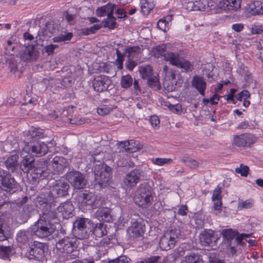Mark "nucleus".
Segmentation results:
<instances>
[{
    "mask_svg": "<svg viewBox=\"0 0 263 263\" xmlns=\"http://www.w3.org/2000/svg\"><path fill=\"white\" fill-rule=\"evenodd\" d=\"M155 7L154 0H141L140 7L141 12L144 15L149 13Z\"/></svg>",
    "mask_w": 263,
    "mask_h": 263,
    "instance_id": "obj_38",
    "label": "nucleus"
},
{
    "mask_svg": "<svg viewBox=\"0 0 263 263\" xmlns=\"http://www.w3.org/2000/svg\"><path fill=\"white\" fill-rule=\"evenodd\" d=\"M116 6L114 4L108 3L106 5L99 7L96 10L97 15L99 17L104 16L106 15L110 16L114 13V9Z\"/></svg>",
    "mask_w": 263,
    "mask_h": 263,
    "instance_id": "obj_34",
    "label": "nucleus"
},
{
    "mask_svg": "<svg viewBox=\"0 0 263 263\" xmlns=\"http://www.w3.org/2000/svg\"><path fill=\"white\" fill-rule=\"evenodd\" d=\"M256 141V137L250 134H243L234 136L233 143L237 146H250Z\"/></svg>",
    "mask_w": 263,
    "mask_h": 263,
    "instance_id": "obj_13",
    "label": "nucleus"
},
{
    "mask_svg": "<svg viewBox=\"0 0 263 263\" xmlns=\"http://www.w3.org/2000/svg\"><path fill=\"white\" fill-rule=\"evenodd\" d=\"M152 162L153 164L162 166L165 164H171L173 162V160L171 158H156L152 159Z\"/></svg>",
    "mask_w": 263,
    "mask_h": 263,
    "instance_id": "obj_53",
    "label": "nucleus"
},
{
    "mask_svg": "<svg viewBox=\"0 0 263 263\" xmlns=\"http://www.w3.org/2000/svg\"><path fill=\"white\" fill-rule=\"evenodd\" d=\"M69 189V184L64 180H56L48 191L49 196L52 198V200H54L56 203L58 198L64 197L68 194Z\"/></svg>",
    "mask_w": 263,
    "mask_h": 263,
    "instance_id": "obj_8",
    "label": "nucleus"
},
{
    "mask_svg": "<svg viewBox=\"0 0 263 263\" xmlns=\"http://www.w3.org/2000/svg\"><path fill=\"white\" fill-rule=\"evenodd\" d=\"M134 201L136 205L142 208H147L153 201L152 191L146 183L141 184L136 190Z\"/></svg>",
    "mask_w": 263,
    "mask_h": 263,
    "instance_id": "obj_1",
    "label": "nucleus"
},
{
    "mask_svg": "<svg viewBox=\"0 0 263 263\" xmlns=\"http://www.w3.org/2000/svg\"><path fill=\"white\" fill-rule=\"evenodd\" d=\"M93 234L96 237L98 238H101L107 235L106 225L101 222L96 224L93 229Z\"/></svg>",
    "mask_w": 263,
    "mask_h": 263,
    "instance_id": "obj_39",
    "label": "nucleus"
},
{
    "mask_svg": "<svg viewBox=\"0 0 263 263\" xmlns=\"http://www.w3.org/2000/svg\"><path fill=\"white\" fill-rule=\"evenodd\" d=\"M249 171V168L248 166L241 164L239 167L235 169V172L240 174L242 176L247 177Z\"/></svg>",
    "mask_w": 263,
    "mask_h": 263,
    "instance_id": "obj_56",
    "label": "nucleus"
},
{
    "mask_svg": "<svg viewBox=\"0 0 263 263\" xmlns=\"http://www.w3.org/2000/svg\"><path fill=\"white\" fill-rule=\"evenodd\" d=\"M58 48L57 45L50 44L45 47V52L47 53L48 55L53 54L55 49Z\"/></svg>",
    "mask_w": 263,
    "mask_h": 263,
    "instance_id": "obj_61",
    "label": "nucleus"
},
{
    "mask_svg": "<svg viewBox=\"0 0 263 263\" xmlns=\"http://www.w3.org/2000/svg\"><path fill=\"white\" fill-rule=\"evenodd\" d=\"M261 3L259 1H251L245 6L247 11L253 15H260Z\"/></svg>",
    "mask_w": 263,
    "mask_h": 263,
    "instance_id": "obj_36",
    "label": "nucleus"
},
{
    "mask_svg": "<svg viewBox=\"0 0 263 263\" xmlns=\"http://www.w3.org/2000/svg\"><path fill=\"white\" fill-rule=\"evenodd\" d=\"M140 219L132 221V224L127 230L129 236L134 238L141 237L144 233V229L140 221Z\"/></svg>",
    "mask_w": 263,
    "mask_h": 263,
    "instance_id": "obj_17",
    "label": "nucleus"
},
{
    "mask_svg": "<svg viewBox=\"0 0 263 263\" xmlns=\"http://www.w3.org/2000/svg\"><path fill=\"white\" fill-rule=\"evenodd\" d=\"M9 235L7 224L0 219V241L7 239Z\"/></svg>",
    "mask_w": 263,
    "mask_h": 263,
    "instance_id": "obj_46",
    "label": "nucleus"
},
{
    "mask_svg": "<svg viewBox=\"0 0 263 263\" xmlns=\"http://www.w3.org/2000/svg\"><path fill=\"white\" fill-rule=\"evenodd\" d=\"M113 109L111 106L101 105L98 107L97 112L99 115L104 116L109 114Z\"/></svg>",
    "mask_w": 263,
    "mask_h": 263,
    "instance_id": "obj_51",
    "label": "nucleus"
},
{
    "mask_svg": "<svg viewBox=\"0 0 263 263\" xmlns=\"http://www.w3.org/2000/svg\"><path fill=\"white\" fill-rule=\"evenodd\" d=\"M39 55V52L34 50V47L32 45H28L21 55V58L25 62H30L36 60L38 58Z\"/></svg>",
    "mask_w": 263,
    "mask_h": 263,
    "instance_id": "obj_22",
    "label": "nucleus"
},
{
    "mask_svg": "<svg viewBox=\"0 0 263 263\" xmlns=\"http://www.w3.org/2000/svg\"><path fill=\"white\" fill-rule=\"evenodd\" d=\"M109 80L105 76H98L95 78L92 81V85L95 90L102 92L106 90L109 84Z\"/></svg>",
    "mask_w": 263,
    "mask_h": 263,
    "instance_id": "obj_23",
    "label": "nucleus"
},
{
    "mask_svg": "<svg viewBox=\"0 0 263 263\" xmlns=\"http://www.w3.org/2000/svg\"><path fill=\"white\" fill-rule=\"evenodd\" d=\"M221 234L223 237L224 243L227 244V246L230 247L232 251L235 252L234 246H232V241L236 235L235 232L232 229L223 230Z\"/></svg>",
    "mask_w": 263,
    "mask_h": 263,
    "instance_id": "obj_33",
    "label": "nucleus"
},
{
    "mask_svg": "<svg viewBox=\"0 0 263 263\" xmlns=\"http://www.w3.org/2000/svg\"><path fill=\"white\" fill-rule=\"evenodd\" d=\"M173 16V15H167L160 19L157 23L158 28L164 32H166L170 28V23Z\"/></svg>",
    "mask_w": 263,
    "mask_h": 263,
    "instance_id": "obj_37",
    "label": "nucleus"
},
{
    "mask_svg": "<svg viewBox=\"0 0 263 263\" xmlns=\"http://www.w3.org/2000/svg\"><path fill=\"white\" fill-rule=\"evenodd\" d=\"M199 163L196 160L189 158L187 161V165L192 168H196L199 166Z\"/></svg>",
    "mask_w": 263,
    "mask_h": 263,
    "instance_id": "obj_63",
    "label": "nucleus"
},
{
    "mask_svg": "<svg viewBox=\"0 0 263 263\" xmlns=\"http://www.w3.org/2000/svg\"><path fill=\"white\" fill-rule=\"evenodd\" d=\"M208 0H199L187 3V9L193 11H207Z\"/></svg>",
    "mask_w": 263,
    "mask_h": 263,
    "instance_id": "obj_35",
    "label": "nucleus"
},
{
    "mask_svg": "<svg viewBox=\"0 0 263 263\" xmlns=\"http://www.w3.org/2000/svg\"><path fill=\"white\" fill-rule=\"evenodd\" d=\"M136 65L137 63L135 61L130 60L129 58L128 61L126 63L125 66L129 70L132 71Z\"/></svg>",
    "mask_w": 263,
    "mask_h": 263,
    "instance_id": "obj_64",
    "label": "nucleus"
},
{
    "mask_svg": "<svg viewBox=\"0 0 263 263\" xmlns=\"http://www.w3.org/2000/svg\"><path fill=\"white\" fill-rule=\"evenodd\" d=\"M116 54L117 57V59L116 60V62L117 64V67L119 69H121L123 68V62L124 61V57H126L125 55V51L123 53H121L118 49H116Z\"/></svg>",
    "mask_w": 263,
    "mask_h": 263,
    "instance_id": "obj_54",
    "label": "nucleus"
},
{
    "mask_svg": "<svg viewBox=\"0 0 263 263\" xmlns=\"http://www.w3.org/2000/svg\"><path fill=\"white\" fill-rule=\"evenodd\" d=\"M43 135V129L32 127L29 130L27 137L29 140H33L34 138H38L42 137Z\"/></svg>",
    "mask_w": 263,
    "mask_h": 263,
    "instance_id": "obj_42",
    "label": "nucleus"
},
{
    "mask_svg": "<svg viewBox=\"0 0 263 263\" xmlns=\"http://www.w3.org/2000/svg\"><path fill=\"white\" fill-rule=\"evenodd\" d=\"M245 0H221L218 3V8L224 10H237L243 5Z\"/></svg>",
    "mask_w": 263,
    "mask_h": 263,
    "instance_id": "obj_16",
    "label": "nucleus"
},
{
    "mask_svg": "<svg viewBox=\"0 0 263 263\" xmlns=\"http://www.w3.org/2000/svg\"><path fill=\"white\" fill-rule=\"evenodd\" d=\"M119 146L121 151L128 153H133L140 149L139 141L134 140L121 141L119 142Z\"/></svg>",
    "mask_w": 263,
    "mask_h": 263,
    "instance_id": "obj_20",
    "label": "nucleus"
},
{
    "mask_svg": "<svg viewBox=\"0 0 263 263\" xmlns=\"http://www.w3.org/2000/svg\"><path fill=\"white\" fill-rule=\"evenodd\" d=\"M221 193V189L219 186H217L213 191L212 197V201H215L216 199H221L222 196Z\"/></svg>",
    "mask_w": 263,
    "mask_h": 263,
    "instance_id": "obj_57",
    "label": "nucleus"
},
{
    "mask_svg": "<svg viewBox=\"0 0 263 263\" xmlns=\"http://www.w3.org/2000/svg\"><path fill=\"white\" fill-rule=\"evenodd\" d=\"M23 151L30 154L32 157H41L45 155L48 151V147L44 142L28 143L23 148Z\"/></svg>",
    "mask_w": 263,
    "mask_h": 263,
    "instance_id": "obj_12",
    "label": "nucleus"
},
{
    "mask_svg": "<svg viewBox=\"0 0 263 263\" xmlns=\"http://www.w3.org/2000/svg\"><path fill=\"white\" fill-rule=\"evenodd\" d=\"M45 247V244L43 243L34 241L29 251V254L34 258L39 260L44 256Z\"/></svg>",
    "mask_w": 263,
    "mask_h": 263,
    "instance_id": "obj_18",
    "label": "nucleus"
},
{
    "mask_svg": "<svg viewBox=\"0 0 263 263\" xmlns=\"http://www.w3.org/2000/svg\"><path fill=\"white\" fill-rule=\"evenodd\" d=\"M93 166L96 181L101 186L105 185L111 177V168L99 161Z\"/></svg>",
    "mask_w": 263,
    "mask_h": 263,
    "instance_id": "obj_3",
    "label": "nucleus"
},
{
    "mask_svg": "<svg viewBox=\"0 0 263 263\" xmlns=\"http://www.w3.org/2000/svg\"><path fill=\"white\" fill-rule=\"evenodd\" d=\"M56 209V203H55L54 205L52 206V208L48 207L43 209L42 215L40 217V219L50 222L51 220L55 219L57 218Z\"/></svg>",
    "mask_w": 263,
    "mask_h": 263,
    "instance_id": "obj_32",
    "label": "nucleus"
},
{
    "mask_svg": "<svg viewBox=\"0 0 263 263\" xmlns=\"http://www.w3.org/2000/svg\"><path fill=\"white\" fill-rule=\"evenodd\" d=\"M68 111L65 110L63 112V120L65 123H69L72 124L76 125H82L85 123V120L82 118L75 117L74 118H71L70 117H67V114Z\"/></svg>",
    "mask_w": 263,
    "mask_h": 263,
    "instance_id": "obj_40",
    "label": "nucleus"
},
{
    "mask_svg": "<svg viewBox=\"0 0 263 263\" xmlns=\"http://www.w3.org/2000/svg\"><path fill=\"white\" fill-rule=\"evenodd\" d=\"M45 163L40 162L35 163L33 168L30 171V174L34 179L44 178L47 176V172L45 171V167H43Z\"/></svg>",
    "mask_w": 263,
    "mask_h": 263,
    "instance_id": "obj_27",
    "label": "nucleus"
},
{
    "mask_svg": "<svg viewBox=\"0 0 263 263\" xmlns=\"http://www.w3.org/2000/svg\"><path fill=\"white\" fill-rule=\"evenodd\" d=\"M33 233L32 230H21L19 231L16 236L17 242L21 245L28 243L32 239Z\"/></svg>",
    "mask_w": 263,
    "mask_h": 263,
    "instance_id": "obj_25",
    "label": "nucleus"
},
{
    "mask_svg": "<svg viewBox=\"0 0 263 263\" xmlns=\"http://www.w3.org/2000/svg\"><path fill=\"white\" fill-rule=\"evenodd\" d=\"M95 217L99 221L109 222L112 218L110 215V209L108 208H100L95 214Z\"/></svg>",
    "mask_w": 263,
    "mask_h": 263,
    "instance_id": "obj_28",
    "label": "nucleus"
},
{
    "mask_svg": "<svg viewBox=\"0 0 263 263\" xmlns=\"http://www.w3.org/2000/svg\"><path fill=\"white\" fill-rule=\"evenodd\" d=\"M35 163L34 157L28 154L23 157L20 163V168L24 173H28L33 168Z\"/></svg>",
    "mask_w": 263,
    "mask_h": 263,
    "instance_id": "obj_21",
    "label": "nucleus"
},
{
    "mask_svg": "<svg viewBox=\"0 0 263 263\" xmlns=\"http://www.w3.org/2000/svg\"><path fill=\"white\" fill-rule=\"evenodd\" d=\"M160 256H151L150 257L146 258L143 260L140 261L139 263H157Z\"/></svg>",
    "mask_w": 263,
    "mask_h": 263,
    "instance_id": "obj_60",
    "label": "nucleus"
},
{
    "mask_svg": "<svg viewBox=\"0 0 263 263\" xmlns=\"http://www.w3.org/2000/svg\"><path fill=\"white\" fill-rule=\"evenodd\" d=\"M51 198H52L49 196V192H47L46 194H41L36 198L37 205H39V208L42 209V210L48 207L52 208V206L54 205L55 202Z\"/></svg>",
    "mask_w": 263,
    "mask_h": 263,
    "instance_id": "obj_19",
    "label": "nucleus"
},
{
    "mask_svg": "<svg viewBox=\"0 0 263 263\" xmlns=\"http://www.w3.org/2000/svg\"><path fill=\"white\" fill-rule=\"evenodd\" d=\"M141 176V172L136 168L126 174L124 179V183L128 187H133L140 181Z\"/></svg>",
    "mask_w": 263,
    "mask_h": 263,
    "instance_id": "obj_14",
    "label": "nucleus"
},
{
    "mask_svg": "<svg viewBox=\"0 0 263 263\" xmlns=\"http://www.w3.org/2000/svg\"><path fill=\"white\" fill-rule=\"evenodd\" d=\"M45 31L49 33L54 32L55 29L53 26V24L52 22H47L45 26ZM45 35H47V32L45 33Z\"/></svg>",
    "mask_w": 263,
    "mask_h": 263,
    "instance_id": "obj_62",
    "label": "nucleus"
},
{
    "mask_svg": "<svg viewBox=\"0 0 263 263\" xmlns=\"http://www.w3.org/2000/svg\"><path fill=\"white\" fill-rule=\"evenodd\" d=\"M181 235L178 229H171L165 232L159 240L160 248L163 251H168L173 249L179 240Z\"/></svg>",
    "mask_w": 263,
    "mask_h": 263,
    "instance_id": "obj_4",
    "label": "nucleus"
},
{
    "mask_svg": "<svg viewBox=\"0 0 263 263\" xmlns=\"http://www.w3.org/2000/svg\"><path fill=\"white\" fill-rule=\"evenodd\" d=\"M182 263H202L200 256L194 253L186 255Z\"/></svg>",
    "mask_w": 263,
    "mask_h": 263,
    "instance_id": "obj_47",
    "label": "nucleus"
},
{
    "mask_svg": "<svg viewBox=\"0 0 263 263\" xmlns=\"http://www.w3.org/2000/svg\"><path fill=\"white\" fill-rule=\"evenodd\" d=\"M72 37V33L71 32H63L58 36L54 37L52 40L55 43H61L70 41Z\"/></svg>",
    "mask_w": 263,
    "mask_h": 263,
    "instance_id": "obj_45",
    "label": "nucleus"
},
{
    "mask_svg": "<svg viewBox=\"0 0 263 263\" xmlns=\"http://www.w3.org/2000/svg\"><path fill=\"white\" fill-rule=\"evenodd\" d=\"M51 163L54 174L63 173L64 170L68 166V161L63 157H54Z\"/></svg>",
    "mask_w": 263,
    "mask_h": 263,
    "instance_id": "obj_15",
    "label": "nucleus"
},
{
    "mask_svg": "<svg viewBox=\"0 0 263 263\" xmlns=\"http://www.w3.org/2000/svg\"><path fill=\"white\" fill-rule=\"evenodd\" d=\"M66 177L75 189H82L87 184L84 175L79 171H70L66 174Z\"/></svg>",
    "mask_w": 263,
    "mask_h": 263,
    "instance_id": "obj_11",
    "label": "nucleus"
},
{
    "mask_svg": "<svg viewBox=\"0 0 263 263\" xmlns=\"http://www.w3.org/2000/svg\"><path fill=\"white\" fill-rule=\"evenodd\" d=\"M19 156L17 154L11 155L5 161L7 169L12 173H14L18 169Z\"/></svg>",
    "mask_w": 263,
    "mask_h": 263,
    "instance_id": "obj_30",
    "label": "nucleus"
},
{
    "mask_svg": "<svg viewBox=\"0 0 263 263\" xmlns=\"http://www.w3.org/2000/svg\"><path fill=\"white\" fill-rule=\"evenodd\" d=\"M165 61H168L173 66H176L182 69L183 72L192 71L193 69V65L191 63L183 59L181 56L180 52H170L165 56Z\"/></svg>",
    "mask_w": 263,
    "mask_h": 263,
    "instance_id": "obj_7",
    "label": "nucleus"
},
{
    "mask_svg": "<svg viewBox=\"0 0 263 263\" xmlns=\"http://www.w3.org/2000/svg\"><path fill=\"white\" fill-rule=\"evenodd\" d=\"M133 83L132 77L129 74L123 76L121 78V86L122 88L127 89L130 87Z\"/></svg>",
    "mask_w": 263,
    "mask_h": 263,
    "instance_id": "obj_48",
    "label": "nucleus"
},
{
    "mask_svg": "<svg viewBox=\"0 0 263 263\" xmlns=\"http://www.w3.org/2000/svg\"><path fill=\"white\" fill-rule=\"evenodd\" d=\"M139 71L143 79H147L153 76V68L149 65H141L139 68Z\"/></svg>",
    "mask_w": 263,
    "mask_h": 263,
    "instance_id": "obj_41",
    "label": "nucleus"
},
{
    "mask_svg": "<svg viewBox=\"0 0 263 263\" xmlns=\"http://www.w3.org/2000/svg\"><path fill=\"white\" fill-rule=\"evenodd\" d=\"M11 254V248L10 247L0 246V257L3 259H6L9 258Z\"/></svg>",
    "mask_w": 263,
    "mask_h": 263,
    "instance_id": "obj_52",
    "label": "nucleus"
},
{
    "mask_svg": "<svg viewBox=\"0 0 263 263\" xmlns=\"http://www.w3.org/2000/svg\"><path fill=\"white\" fill-rule=\"evenodd\" d=\"M74 239L66 236L60 239L55 245L56 248L65 253V260H69L76 258L78 255V251L76 249Z\"/></svg>",
    "mask_w": 263,
    "mask_h": 263,
    "instance_id": "obj_2",
    "label": "nucleus"
},
{
    "mask_svg": "<svg viewBox=\"0 0 263 263\" xmlns=\"http://www.w3.org/2000/svg\"><path fill=\"white\" fill-rule=\"evenodd\" d=\"M191 84L192 86L195 88L202 96H204L205 95L206 82L202 77L198 76H195L192 79Z\"/></svg>",
    "mask_w": 263,
    "mask_h": 263,
    "instance_id": "obj_24",
    "label": "nucleus"
},
{
    "mask_svg": "<svg viewBox=\"0 0 263 263\" xmlns=\"http://www.w3.org/2000/svg\"><path fill=\"white\" fill-rule=\"evenodd\" d=\"M254 204V201L252 199H249L245 201L241 200L239 202L238 208L239 210L250 209L253 206Z\"/></svg>",
    "mask_w": 263,
    "mask_h": 263,
    "instance_id": "obj_50",
    "label": "nucleus"
},
{
    "mask_svg": "<svg viewBox=\"0 0 263 263\" xmlns=\"http://www.w3.org/2000/svg\"><path fill=\"white\" fill-rule=\"evenodd\" d=\"M147 79V84L149 87L155 90L160 89L161 85L158 77L152 76Z\"/></svg>",
    "mask_w": 263,
    "mask_h": 263,
    "instance_id": "obj_44",
    "label": "nucleus"
},
{
    "mask_svg": "<svg viewBox=\"0 0 263 263\" xmlns=\"http://www.w3.org/2000/svg\"><path fill=\"white\" fill-rule=\"evenodd\" d=\"M165 106H167L169 109L175 114H180L182 112V106L180 104L172 105L169 102H166Z\"/></svg>",
    "mask_w": 263,
    "mask_h": 263,
    "instance_id": "obj_55",
    "label": "nucleus"
},
{
    "mask_svg": "<svg viewBox=\"0 0 263 263\" xmlns=\"http://www.w3.org/2000/svg\"><path fill=\"white\" fill-rule=\"evenodd\" d=\"M115 20L116 18L113 16V13H111L110 16L108 15L106 18L104 20L103 23L105 27L112 29L117 27V23Z\"/></svg>",
    "mask_w": 263,
    "mask_h": 263,
    "instance_id": "obj_49",
    "label": "nucleus"
},
{
    "mask_svg": "<svg viewBox=\"0 0 263 263\" xmlns=\"http://www.w3.org/2000/svg\"><path fill=\"white\" fill-rule=\"evenodd\" d=\"M250 96L249 92L247 90H243L237 94L236 98L239 101L246 100Z\"/></svg>",
    "mask_w": 263,
    "mask_h": 263,
    "instance_id": "obj_58",
    "label": "nucleus"
},
{
    "mask_svg": "<svg viewBox=\"0 0 263 263\" xmlns=\"http://www.w3.org/2000/svg\"><path fill=\"white\" fill-rule=\"evenodd\" d=\"M34 235L41 238H47L52 235L55 231V229L51 222L39 219L31 227Z\"/></svg>",
    "mask_w": 263,
    "mask_h": 263,
    "instance_id": "obj_5",
    "label": "nucleus"
},
{
    "mask_svg": "<svg viewBox=\"0 0 263 263\" xmlns=\"http://www.w3.org/2000/svg\"><path fill=\"white\" fill-rule=\"evenodd\" d=\"M149 122L152 126L154 128H157L160 124V120L157 116H152L149 119Z\"/></svg>",
    "mask_w": 263,
    "mask_h": 263,
    "instance_id": "obj_59",
    "label": "nucleus"
},
{
    "mask_svg": "<svg viewBox=\"0 0 263 263\" xmlns=\"http://www.w3.org/2000/svg\"><path fill=\"white\" fill-rule=\"evenodd\" d=\"M57 210L59 213H61L64 218L68 219L72 216L74 208L70 202L66 201L57 207Z\"/></svg>",
    "mask_w": 263,
    "mask_h": 263,
    "instance_id": "obj_26",
    "label": "nucleus"
},
{
    "mask_svg": "<svg viewBox=\"0 0 263 263\" xmlns=\"http://www.w3.org/2000/svg\"><path fill=\"white\" fill-rule=\"evenodd\" d=\"M90 225V220L87 218H78L73 224L72 233L75 237L79 239H86L88 237L91 230L88 227Z\"/></svg>",
    "mask_w": 263,
    "mask_h": 263,
    "instance_id": "obj_6",
    "label": "nucleus"
},
{
    "mask_svg": "<svg viewBox=\"0 0 263 263\" xmlns=\"http://www.w3.org/2000/svg\"><path fill=\"white\" fill-rule=\"evenodd\" d=\"M217 238L215 237L214 232L212 230H205L200 233V241L204 246H208L213 241H216Z\"/></svg>",
    "mask_w": 263,
    "mask_h": 263,
    "instance_id": "obj_29",
    "label": "nucleus"
},
{
    "mask_svg": "<svg viewBox=\"0 0 263 263\" xmlns=\"http://www.w3.org/2000/svg\"><path fill=\"white\" fill-rule=\"evenodd\" d=\"M0 187L7 192H13L17 188V183L14 178L8 172L1 168Z\"/></svg>",
    "mask_w": 263,
    "mask_h": 263,
    "instance_id": "obj_10",
    "label": "nucleus"
},
{
    "mask_svg": "<svg viewBox=\"0 0 263 263\" xmlns=\"http://www.w3.org/2000/svg\"><path fill=\"white\" fill-rule=\"evenodd\" d=\"M125 55L129 59L134 58L141 52V48L138 46H128L124 49Z\"/></svg>",
    "mask_w": 263,
    "mask_h": 263,
    "instance_id": "obj_43",
    "label": "nucleus"
},
{
    "mask_svg": "<svg viewBox=\"0 0 263 263\" xmlns=\"http://www.w3.org/2000/svg\"><path fill=\"white\" fill-rule=\"evenodd\" d=\"M171 46V45L170 43L163 44L157 46L153 48L152 53L156 58H159L161 57H164V60H165V56L168 52L167 49L170 48Z\"/></svg>",
    "mask_w": 263,
    "mask_h": 263,
    "instance_id": "obj_31",
    "label": "nucleus"
},
{
    "mask_svg": "<svg viewBox=\"0 0 263 263\" xmlns=\"http://www.w3.org/2000/svg\"><path fill=\"white\" fill-rule=\"evenodd\" d=\"M80 204L83 210L96 209L100 205V201L92 193H83L79 196Z\"/></svg>",
    "mask_w": 263,
    "mask_h": 263,
    "instance_id": "obj_9",
    "label": "nucleus"
}]
</instances>
